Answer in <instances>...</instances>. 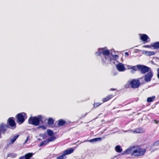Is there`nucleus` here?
Returning a JSON list of instances; mask_svg holds the SVG:
<instances>
[{
  "mask_svg": "<svg viewBox=\"0 0 159 159\" xmlns=\"http://www.w3.org/2000/svg\"><path fill=\"white\" fill-rule=\"evenodd\" d=\"M87 113L85 114V116L87 114Z\"/></svg>",
  "mask_w": 159,
  "mask_h": 159,
  "instance_id": "nucleus-39",
  "label": "nucleus"
},
{
  "mask_svg": "<svg viewBox=\"0 0 159 159\" xmlns=\"http://www.w3.org/2000/svg\"><path fill=\"white\" fill-rule=\"evenodd\" d=\"M138 69L142 74H145L148 72L150 68L146 66L140 65H137Z\"/></svg>",
  "mask_w": 159,
  "mask_h": 159,
  "instance_id": "nucleus-8",
  "label": "nucleus"
},
{
  "mask_svg": "<svg viewBox=\"0 0 159 159\" xmlns=\"http://www.w3.org/2000/svg\"><path fill=\"white\" fill-rule=\"evenodd\" d=\"M135 131L137 133H142L144 132L143 129L140 128L136 129Z\"/></svg>",
  "mask_w": 159,
  "mask_h": 159,
  "instance_id": "nucleus-25",
  "label": "nucleus"
},
{
  "mask_svg": "<svg viewBox=\"0 0 159 159\" xmlns=\"http://www.w3.org/2000/svg\"><path fill=\"white\" fill-rule=\"evenodd\" d=\"M111 55L113 57V58L115 60H116V59H117L118 58V56L117 55H112V54L111 53Z\"/></svg>",
  "mask_w": 159,
  "mask_h": 159,
  "instance_id": "nucleus-27",
  "label": "nucleus"
},
{
  "mask_svg": "<svg viewBox=\"0 0 159 159\" xmlns=\"http://www.w3.org/2000/svg\"><path fill=\"white\" fill-rule=\"evenodd\" d=\"M40 128H42L43 129H46L44 125H42L39 127Z\"/></svg>",
  "mask_w": 159,
  "mask_h": 159,
  "instance_id": "nucleus-33",
  "label": "nucleus"
},
{
  "mask_svg": "<svg viewBox=\"0 0 159 159\" xmlns=\"http://www.w3.org/2000/svg\"><path fill=\"white\" fill-rule=\"evenodd\" d=\"M129 84L131 86V88L136 89L139 86L140 83L138 80L133 79L129 82Z\"/></svg>",
  "mask_w": 159,
  "mask_h": 159,
  "instance_id": "nucleus-7",
  "label": "nucleus"
},
{
  "mask_svg": "<svg viewBox=\"0 0 159 159\" xmlns=\"http://www.w3.org/2000/svg\"><path fill=\"white\" fill-rule=\"evenodd\" d=\"M115 149L116 151L117 152H121L122 151V149L119 145H117L115 147Z\"/></svg>",
  "mask_w": 159,
  "mask_h": 159,
  "instance_id": "nucleus-19",
  "label": "nucleus"
},
{
  "mask_svg": "<svg viewBox=\"0 0 159 159\" xmlns=\"http://www.w3.org/2000/svg\"><path fill=\"white\" fill-rule=\"evenodd\" d=\"M131 68L133 70L135 71H136L138 69L137 65L136 66H133L132 67H131Z\"/></svg>",
  "mask_w": 159,
  "mask_h": 159,
  "instance_id": "nucleus-28",
  "label": "nucleus"
},
{
  "mask_svg": "<svg viewBox=\"0 0 159 159\" xmlns=\"http://www.w3.org/2000/svg\"><path fill=\"white\" fill-rule=\"evenodd\" d=\"M74 151L73 148H70L64 151L63 154L57 157L56 159H66V155L72 153Z\"/></svg>",
  "mask_w": 159,
  "mask_h": 159,
  "instance_id": "nucleus-6",
  "label": "nucleus"
},
{
  "mask_svg": "<svg viewBox=\"0 0 159 159\" xmlns=\"http://www.w3.org/2000/svg\"><path fill=\"white\" fill-rule=\"evenodd\" d=\"M27 117V115L25 112H22L18 113L16 116V122L19 124L21 125L24 123Z\"/></svg>",
  "mask_w": 159,
  "mask_h": 159,
  "instance_id": "nucleus-4",
  "label": "nucleus"
},
{
  "mask_svg": "<svg viewBox=\"0 0 159 159\" xmlns=\"http://www.w3.org/2000/svg\"><path fill=\"white\" fill-rule=\"evenodd\" d=\"M57 122H58L57 124L59 126H64L66 124V121L62 119L58 120Z\"/></svg>",
  "mask_w": 159,
  "mask_h": 159,
  "instance_id": "nucleus-14",
  "label": "nucleus"
},
{
  "mask_svg": "<svg viewBox=\"0 0 159 159\" xmlns=\"http://www.w3.org/2000/svg\"><path fill=\"white\" fill-rule=\"evenodd\" d=\"M54 123V120L52 118H49L48 119L47 124L51 126L53 125Z\"/></svg>",
  "mask_w": 159,
  "mask_h": 159,
  "instance_id": "nucleus-17",
  "label": "nucleus"
},
{
  "mask_svg": "<svg viewBox=\"0 0 159 159\" xmlns=\"http://www.w3.org/2000/svg\"><path fill=\"white\" fill-rule=\"evenodd\" d=\"M157 77L159 80V68L157 69Z\"/></svg>",
  "mask_w": 159,
  "mask_h": 159,
  "instance_id": "nucleus-31",
  "label": "nucleus"
},
{
  "mask_svg": "<svg viewBox=\"0 0 159 159\" xmlns=\"http://www.w3.org/2000/svg\"><path fill=\"white\" fill-rule=\"evenodd\" d=\"M102 104V103H100L99 102H94L93 104V108H96L100 106Z\"/></svg>",
  "mask_w": 159,
  "mask_h": 159,
  "instance_id": "nucleus-24",
  "label": "nucleus"
},
{
  "mask_svg": "<svg viewBox=\"0 0 159 159\" xmlns=\"http://www.w3.org/2000/svg\"><path fill=\"white\" fill-rule=\"evenodd\" d=\"M102 140V139L101 138H95L93 139H90L89 140V141L90 142H94L97 141H101Z\"/></svg>",
  "mask_w": 159,
  "mask_h": 159,
  "instance_id": "nucleus-21",
  "label": "nucleus"
},
{
  "mask_svg": "<svg viewBox=\"0 0 159 159\" xmlns=\"http://www.w3.org/2000/svg\"><path fill=\"white\" fill-rule=\"evenodd\" d=\"M19 159H25L24 156H23L20 157Z\"/></svg>",
  "mask_w": 159,
  "mask_h": 159,
  "instance_id": "nucleus-35",
  "label": "nucleus"
},
{
  "mask_svg": "<svg viewBox=\"0 0 159 159\" xmlns=\"http://www.w3.org/2000/svg\"><path fill=\"white\" fill-rule=\"evenodd\" d=\"M140 39L144 43L148 42L150 40L149 37L146 34H140Z\"/></svg>",
  "mask_w": 159,
  "mask_h": 159,
  "instance_id": "nucleus-11",
  "label": "nucleus"
},
{
  "mask_svg": "<svg viewBox=\"0 0 159 159\" xmlns=\"http://www.w3.org/2000/svg\"><path fill=\"white\" fill-rule=\"evenodd\" d=\"M116 67L119 71H123L125 70V68L124 65L121 63H119L116 65Z\"/></svg>",
  "mask_w": 159,
  "mask_h": 159,
  "instance_id": "nucleus-12",
  "label": "nucleus"
},
{
  "mask_svg": "<svg viewBox=\"0 0 159 159\" xmlns=\"http://www.w3.org/2000/svg\"><path fill=\"white\" fill-rule=\"evenodd\" d=\"M155 146H157L159 145V140L155 142L154 144Z\"/></svg>",
  "mask_w": 159,
  "mask_h": 159,
  "instance_id": "nucleus-30",
  "label": "nucleus"
},
{
  "mask_svg": "<svg viewBox=\"0 0 159 159\" xmlns=\"http://www.w3.org/2000/svg\"><path fill=\"white\" fill-rule=\"evenodd\" d=\"M110 52L109 50L107 49V48H100L98 49V51L95 53L97 56H101L102 54L103 55V57H101V62L102 64L105 65L108 64L109 61H112V58L108 57L110 54Z\"/></svg>",
  "mask_w": 159,
  "mask_h": 159,
  "instance_id": "nucleus-2",
  "label": "nucleus"
},
{
  "mask_svg": "<svg viewBox=\"0 0 159 159\" xmlns=\"http://www.w3.org/2000/svg\"><path fill=\"white\" fill-rule=\"evenodd\" d=\"M147 149L142 148L139 146H132L124 152V154H130L136 157L143 156L146 152Z\"/></svg>",
  "mask_w": 159,
  "mask_h": 159,
  "instance_id": "nucleus-1",
  "label": "nucleus"
},
{
  "mask_svg": "<svg viewBox=\"0 0 159 159\" xmlns=\"http://www.w3.org/2000/svg\"><path fill=\"white\" fill-rule=\"evenodd\" d=\"M28 140V139H27L26 140L25 142H26Z\"/></svg>",
  "mask_w": 159,
  "mask_h": 159,
  "instance_id": "nucleus-38",
  "label": "nucleus"
},
{
  "mask_svg": "<svg viewBox=\"0 0 159 159\" xmlns=\"http://www.w3.org/2000/svg\"><path fill=\"white\" fill-rule=\"evenodd\" d=\"M115 89H111L110 90L111 91H114L115 90Z\"/></svg>",
  "mask_w": 159,
  "mask_h": 159,
  "instance_id": "nucleus-36",
  "label": "nucleus"
},
{
  "mask_svg": "<svg viewBox=\"0 0 159 159\" xmlns=\"http://www.w3.org/2000/svg\"><path fill=\"white\" fill-rule=\"evenodd\" d=\"M47 133L48 135L50 136H52L53 134V132L50 129H48L47 130Z\"/></svg>",
  "mask_w": 159,
  "mask_h": 159,
  "instance_id": "nucleus-26",
  "label": "nucleus"
},
{
  "mask_svg": "<svg viewBox=\"0 0 159 159\" xmlns=\"http://www.w3.org/2000/svg\"><path fill=\"white\" fill-rule=\"evenodd\" d=\"M143 47L145 48H149L150 47V46L149 45H144L143 46Z\"/></svg>",
  "mask_w": 159,
  "mask_h": 159,
  "instance_id": "nucleus-32",
  "label": "nucleus"
},
{
  "mask_svg": "<svg viewBox=\"0 0 159 159\" xmlns=\"http://www.w3.org/2000/svg\"><path fill=\"white\" fill-rule=\"evenodd\" d=\"M14 118L13 117H11L9 118L7 121V125L8 128V125H9L11 128L13 129H15L16 127V124L14 120Z\"/></svg>",
  "mask_w": 159,
  "mask_h": 159,
  "instance_id": "nucleus-5",
  "label": "nucleus"
},
{
  "mask_svg": "<svg viewBox=\"0 0 159 159\" xmlns=\"http://www.w3.org/2000/svg\"><path fill=\"white\" fill-rule=\"evenodd\" d=\"M8 126L3 123L0 125V139L2 138V134H4L7 130Z\"/></svg>",
  "mask_w": 159,
  "mask_h": 159,
  "instance_id": "nucleus-9",
  "label": "nucleus"
},
{
  "mask_svg": "<svg viewBox=\"0 0 159 159\" xmlns=\"http://www.w3.org/2000/svg\"><path fill=\"white\" fill-rule=\"evenodd\" d=\"M125 54L126 55H129V54H128V52H125Z\"/></svg>",
  "mask_w": 159,
  "mask_h": 159,
  "instance_id": "nucleus-37",
  "label": "nucleus"
},
{
  "mask_svg": "<svg viewBox=\"0 0 159 159\" xmlns=\"http://www.w3.org/2000/svg\"><path fill=\"white\" fill-rule=\"evenodd\" d=\"M153 75V73L152 72H148L145 76V80L147 82H150L151 80Z\"/></svg>",
  "mask_w": 159,
  "mask_h": 159,
  "instance_id": "nucleus-10",
  "label": "nucleus"
},
{
  "mask_svg": "<svg viewBox=\"0 0 159 159\" xmlns=\"http://www.w3.org/2000/svg\"><path fill=\"white\" fill-rule=\"evenodd\" d=\"M49 143L47 139H46L45 140L43 141L40 144L39 146H45L47 145Z\"/></svg>",
  "mask_w": 159,
  "mask_h": 159,
  "instance_id": "nucleus-22",
  "label": "nucleus"
},
{
  "mask_svg": "<svg viewBox=\"0 0 159 159\" xmlns=\"http://www.w3.org/2000/svg\"><path fill=\"white\" fill-rule=\"evenodd\" d=\"M42 117L41 115H39L37 117L31 116L29 118L28 123L30 124L38 126L39 125L40 122L42 120Z\"/></svg>",
  "mask_w": 159,
  "mask_h": 159,
  "instance_id": "nucleus-3",
  "label": "nucleus"
},
{
  "mask_svg": "<svg viewBox=\"0 0 159 159\" xmlns=\"http://www.w3.org/2000/svg\"><path fill=\"white\" fill-rule=\"evenodd\" d=\"M56 139V138L55 136H51L50 138H48L47 139L49 143L50 142L53 141Z\"/></svg>",
  "mask_w": 159,
  "mask_h": 159,
  "instance_id": "nucleus-20",
  "label": "nucleus"
},
{
  "mask_svg": "<svg viewBox=\"0 0 159 159\" xmlns=\"http://www.w3.org/2000/svg\"><path fill=\"white\" fill-rule=\"evenodd\" d=\"M155 98V96H152V97H148L147 98V102H152L154 101Z\"/></svg>",
  "mask_w": 159,
  "mask_h": 159,
  "instance_id": "nucleus-18",
  "label": "nucleus"
},
{
  "mask_svg": "<svg viewBox=\"0 0 159 159\" xmlns=\"http://www.w3.org/2000/svg\"><path fill=\"white\" fill-rule=\"evenodd\" d=\"M114 97V95L113 94H109L107 95L106 97L103 98L102 99V101L103 102H106L110 100Z\"/></svg>",
  "mask_w": 159,
  "mask_h": 159,
  "instance_id": "nucleus-13",
  "label": "nucleus"
},
{
  "mask_svg": "<svg viewBox=\"0 0 159 159\" xmlns=\"http://www.w3.org/2000/svg\"><path fill=\"white\" fill-rule=\"evenodd\" d=\"M19 136V135H17L14 136L13 138L11 139V143H13L16 140Z\"/></svg>",
  "mask_w": 159,
  "mask_h": 159,
  "instance_id": "nucleus-23",
  "label": "nucleus"
},
{
  "mask_svg": "<svg viewBox=\"0 0 159 159\" xmlns=\"http://www.w3.org/2000/svg\"><path fill=\"white\" fill-rule=\"evenodd\" d=\"M151 46L153 47L155 49H159V42L154 43L151 45Z\"/></svg>",
  "mask_w": 159,
  "mask_h": 159,
  "instance_id": "nucleus-16",
  "label": "nucleus"
},
{
  "mask_svg": "<svg viewBox=\"0 0 159 159\" xmlns=\"http://www.w3.org/2000/svg\"><path fill=\"white\" fill-rule=\"evenodd\" d=\"M148 54L149 56L153 55L155 54V53L153 52H148Z\"/></svg>",
  "mask_w": 159,
  "mask_h": 159,
  "instance_id": "nucleus-29",
  "label": "nucleus"
},
{
  "mask_svg": "<svg viewBox=\"0 0 159 159\" xmlns=\"http://www.w3.org/2000/svg\"><path fill=\"white\" fill-rule=\"evenodd\" d=\"M34 155L33 153H28L25 154L24 156L25 159H30V158Z\"/></svg>",
  "mask_w": 159,
  "mask_h": 159,
  "instance_id": "nucleus-15",
  "label": "nucleus"
},
{
  "mask_svg": "<svg viewBox=\"0 0 159 159\" xmlns=\"http://www.w3.org/2000/svg\"><path fill=\"white\" fill-rule=\"evenodd\" d=\"M154 122L156 124H158L159 123V121L157 120H154Z\"/></svg>",
  "mask_w": 159,
  "mask_h": 159,
  "instance_id": "nucleus-34",
  "label": "nucleus"
}]
</instances>
